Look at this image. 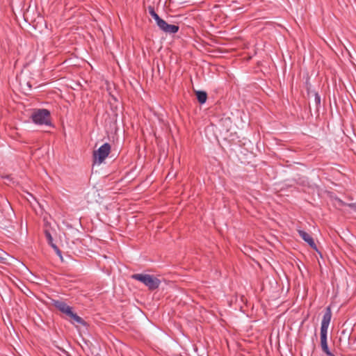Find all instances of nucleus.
I'll use <instances>...</instances> for the list:
<instances>
[{
	"instance_id": "obj_1",
	"label": "nucleus",
	"mask_w": 356,
	"mask_h": 356,
	"mask_svg": "<svg viewBox=\"0 0 356 356\" xmlns=\"http://www.w3.org/2000/svg\"><path fill=\"white\" fill-rule=\"evenodd\" d=\"M332 314L330 308H327L325 312L323 319L321 321V346L322 350L327 356H334L329 350L327 338V330L331 321Z\"/></svg>"
},
{
	"instance_id": "obj_2",
	"label": "nucleus",
	"mask_w": 356,
	"mask_h": 356,
	"mask_svg": "<svg viewBox=\"0 0 356 356\" xmlns=\"http://www.w3.org/2000/svg\"><path fill=\"white\" fill-rule=\"evenodd\" d=\"M131 278L140 282L145 286H146L149 290H154L157 289L160 285V280L156 277L148 274H134L131 275Z\"/></svg>"
},
{
	"instance_id": "obj_3",
	"label": "nucleus",
	"mask_w": 356,
	"mask_h": 356,
	"mask_svg": "<svg viewBox=\"0 0 356 356\" xmlns=\"http://www.w3.org/2000/svg\"><path fill=\"white\" fill-rule=\"evenodd\" d=\"M31 118L33 123L38 125L51 126L50 112L47 109H36L31 115Z\"/></svg>"
},
{
	"instance_id": "obj_4",
	"label": "nucleus",
	"mask_w": 356,
	"mask_h": 356,
	"mask_svg": "<svg viewBox=\"0 0 356 356\" xmlns=\"http://www.w3.org/2000/svg\"><path fill=\"white\" fill-rule=\"evenodd\" d=\"M111 152V145L106 143L99 147V149L94 152V159L95 162L99 164L102 163L106 158L108 156Z\"/></svg>"
},
{
	"instance_id": "obj_5",
	"label": "nucleus",
	"mask_w": 356,
	"mask_h": 356,
	"mask_svg": "<svg viewBox=\"0 0 356 356\" xmlns=\"http://www.w3.org/2000/svg\"><path fill=\"white\" fill-rule=\"evenodd\" d=\"M158 27L164 33L168 34H175L179 31V27L175 24H168L165 20H162L159 24Z\"/></svg>"
},
{
	"instance_id": "obj_6",
	"label": "nucleus",
	"mask_w": 356,
	"mask_h": 356,
	"mask_svg": "<svg viewBox=\"0 0 356 356\" xmlns=\"http://www.w3.org/2000/svg\"><path fill=\"white\" fill-rule=\"evenodd\" d=\"M298 232L302 240H304L312 248L317 250L316 245L312 236L309 234L302 229H298Z\"/></svg>"
},
{
	"instance_id": "obj_7",
	"label": "nucleus",
	"mask_w": 356,
	"mask_h": 356,
	"mask_svg": "<svg viewBox=\"0 0 356 356\" xmlns=\"http://www.w3.org/2000/svg\"><path fill=\"white\" fill-rule=\"evenodd\" d=\"M54 305L60 312L65 314L66 316L70 313L72 308L67 305L65 302L60 300H54Z\"/></svg>"
},
{
	"instance_id": "obj_8",
	"label": "nucleus",
	"mask_w": 356,
	"mask_h": 356,
	"mask_svg": "<svg viewBox=\"0 0 356 356\" xmlns=\"http://www.w3.org/2000/svg\"><path fill=\"white\" fill-rule=\"evenodd\" d=\"M67 316L69 317L72 321V323H76L81 325L84 324V321L76 313H74L72 309L70 312Z\"/></svg>"
},
{
	"instance_id": "obj_9",
	"label": "nucleus",
	"mask_w": 356,
	"mask_h": 356,
	"mask_svg": "<svg viewBox=\"0 0 356 356\" xmlns=\"http://www.w3.org/2000/svg\"><path fill=\"white\" fill-rule=\"evenodd\" d=\"M67 316L69 317L72 321V323H76L81 325L84 324V321L76 313H74L72 309L70 312Z\"/></svg>"
},
{
	"instance_id": "obj_10",
	"label": "nucleus",
	"mask_w": 356,
	"mask_h": 356,
	"mask_svg": "<svg viewBox=\"0 0 356 356\" xmlns=\"http://www.w3.org/2000/svg\"><path fill=\"white\" fill-rule=\"evenodd\" d=\"M196 97L198 102L202 104H204L207 101V94L204 91L199 90L196 92Z\"/></svg>"
},
{
	"instance_id": "obj_11",
	"label": "nucleus",
	"mask_w": 356,
	"mask_h": 356,
	"mask_svg": "<svg viewBox=\"0 0 356 356\" xmlns=\"http://www.w3.org/2000/svg\"><path fill=\"white\" fill-rule=\"evenodd\" d=\"M148 11L149 15L152 17V18L156 21L157 26L161 22L163 19H161L157 13L154 11V9L152 7H149Z\"/></svg>"
},
{
	"instance_id": "obj_12",
	"label": "nucleus",
	"mask_w": 356,
	"mask_h": 356,
	"mask_svg": "<svg viewBox=\"0 0 356 356\" xmlns=\"http://www.w3.org/2000/svg\"><path fill=\"white\" fill-rule=\"evenodd\" d=\"M315 102L316 104H320L321 103V97L318 93L315 94Z\"/></svg>"
},
{
	"instance_id": "obj_13",
	"label": "nucleus",
	"mask_w": 356,
	"mask_h": 356,
	"mask_svg": "<svg viewBox=\"0 0 356 356\" xmlns=\"http://www.w3.org/2000/svg\"><path fill=\"white\" fill-rule=\"evenodd\" d=\"M349 207H350L353 210L356 211V203H351L348 204Z\"/></svg>"
},
{
	"instance_id": "obj_14",
	"label": "nucleus",
	"mask_w": 356,
	"mask_h": 356,
	"mask_svg": "<svg viewBox=\"0 0 356 356\" xmlns=\"http://www.w3.org/2000/svg\"><path fill=\"white\" fill-rule=\"evenodd\" d=\"M28 195H29V196H31L32 198H33V199H34V197H33V195H32L31 193H28Z\"/></svg>"
}]
</instances>
